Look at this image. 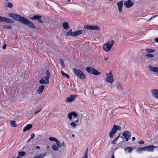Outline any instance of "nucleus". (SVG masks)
Instances as JSON below:
<instances>
[{
	"label": "nucleus",
	"mask_w": 158,
	"mask_h": 158,
	"mask_svg": "<svg viewBox=\"0 0 158 158\" xmlns=\"http://www.w3.org/2000/svg\"><path fill=\"white\" fill-rule=\"evenodd\" d=\"M121 128L119 126L114 125L113 126L111 131L109 134V136L110 138H113L117 130L120 131Z\"/></svg>",
	"instance_id": "1"
},
{
	"label": "nucleus",
	"mask_w": 158,
	"mask_h": 158,
	"mask_svg": "<svg viewBox=\"0 0 158 158\" xmlns=\"http://www.w3.org/2000/svg\"><path fill=\"white\" fill-rule=\"evenodd\" d=\"M114 43V41L112 40L111 41L108 42L104 44L103 46V50L106 52L109 51L111 49Z\"/></svg>",
	"instance_id": "2"
},
{
	"label": "nucleus",
	"mask_w": 158,
	"mask_h": 158,
	"mask_svg": "<svg viewBox=\"0 0 158 158\" xmlns=\"http://www.w3.org/2000/svg\"><path fill=\"white\" fill-rule=\"evenodd\" d=\"M74 74L81 79H84L85 78V74L80 70L74 68L73 69Z\"/></svg>",
	"instance_id": "3"
},
{
	"label": "nucleus",
	"mask_w": 158,
	"mask_h": 158,
	"mask_svg": "<svg viewBox=\"0 0 158 158\" xmlns=\"http://www.w3.org/2000/svg\"><path fill=\"white\" fill-rule=\"evenodd\" d=\"M8 15L14 20H28L19 15L14 13H9Z\"/></svg>",
	"instance_id": "4"
},
{
	"label": "nucleus",
	"mask_w": 158,
	"mask_h": 158,
	"mask_svg": "<svg viewBox=\"0 0 158 158\" xmlns=\"http://www.w3.org/2000/svg\"><path fill=\"white\" fill-rule=\"evenodd\" d=\"M86 70L88 73L91 74H94L96 75L101 74L100 72H98L97 70L91 67H87Z\"/></svg>",
	"instance_id": "5"
},
{
	"label": "nucleus",
	"mask_w": 158,
	"mask_h": 158,
	"mask_svg": "<svg viewBox=\"0 0 158 158\" xmlns=\"http://www.w3.org/2000/svg\"><path fill=\"white\" fill-rule=\"evenodd\" d=\"M21 23L28 26L29 27L35 28V27L33 23L29 20H18Z\"/></svg>",
	"instance_id": "6"
},
{
	"label": "nucleus",
	"mask_w": 158,
	"mask_h": 158,
	"mask_svg": "<svg viewBox=\"0 0 158 158\" xmlns=\"http://www.w3.org/2000/svg\"><path fill=\"white\" fill-rule=\"evenodd\" d=\"M84 27L85 29L89 30H99L100 29V27L97 26L90 25L89 24L84 25Z\"/></svg>",
	"instance_id": "7"
},
{
	"label": "nucleus",
	"mask_w": 158,
	"mask_h": 158,
	"mask_svg": "<svg viewBox=\"0 0 158 158\" xmlns=\"http://www.w3.org/2000/svg\"><path fill=\"white\" fill-rule=\"evenodd\" d=\"M122 135L124 137L123 139H125L126 141H128L129 139H131V134L129 131H124L122 134Z\"/></svg>",
	"instance_id": "8"
},
{
	"label": "nucleus",
	"mask_w": 158,
	"mask_h": 158,
	"mask_svg": "<svg viewBox=\"0 0 158 158\" xmlns=\"http://www.w3.org/2000/svg\"><path fill=\"white\" fill-rule=\"evenodd\" d=\"M76 95H71L69 98H67L66 99V101L68 102H70L73 101L77 98Z\"/></svg>",
	"instance_id": "9"
},
{
	"label": "nucleus",
	"mask_w": 158,
	"mask_h": 158,
	"mask_svg": "<svg viewBox=\"0 0 158 158\" xmlns=\"http://www.w3.org/2000/svg\"><path fill=\"white\" fill-rule=\"evenodd\" d=\"M124 4L127 8H129L133 5L134 3L131 2V0H128L124 2Z\"/></svg>",
	"instance_id": "10"
},
{
	"label": "nucleus",
	"mask_w": 158,
	"mask_h": 158,
	"mask_svg": "<svg viewBox=\"0 0 158 158\" xmlns=\"http://www.w3.org/2000/svg\"><path fill=\"white\" fill-rule=\"evenodd\" d=\"M72 116H73L74 117H76L78 116V114L75 112L72 111L69 113L68 116L70 120L72 119Z\"/></svg>",
	"instance_id": "11"
},
{
	"label": "nucleus",
	"mask_w": 158,
	"mask_h": 158,
	"mask_svg": "<svg viewBox=\"0 0 158 158\" xmlns=\"http://www.w3.org/2000/svg\"><path fill=\"white\" fill-rule=\"evenodd\" d=\"M49 78L45 77H44L42 79L40 80L39 81V83L40 84H47L48 83Z\"/></svg>",
	"instance_id": "12"
},
{
	"label": "nucleus",
	"mask_w": 158,
	"mask_h": 158,
	"mask_svg": "<svg viewBox=\"0 0 158 158\" xmlns=\"http://www.w3.org/2000/svg\"><path fill=\"white\" fill-rule=\"evenodd\" d=\"M83 31L81 30H79L75 31H73L72 34V36L77 37L83 34Z\"/></svg>",
	"instance_id": "13"
},
{
	"label": "nucleus",
	"mask_w": 158,
	"mask_h": 158,
	"mask_svg": "<svg viewBox=\"0 0 158 158\" xmlns=\"http://www.w3.org/2000/svg\"><path fill=\"white\" fill-rule=\"evenodd\" d=\"M151 92L154 97L158 99V90L156 89H153L151 90Z\"/></svg>",
	"instance_id": "14"
},
{
	"label": "nucleus",
	"mask_w": 158,
	"mask_h": 158,
	"mask_svg": "<svg viewBox=\"0 0 158 158\" xmlns=\"http://www.w3.org/2000/svg\"><path fill=\"white\" fill-rule=\"evenodd\" d=\"M119 12H120L122 11V8L123 5V0L117 3Z\"/></svg>",
	"instance_id": "15"
},
{
	"label": "nucleus",
	"mask_w": 158,
	"mask_h": 158,
	"mask_svg": "<svg viewBox=\"0 0 158 158\" xmlns=\"http://www.w3.org/2000/svg\"><path fill=\"white\" fill-rule=\"evenodd\" d=\"M156 147V146L153 145L146 146V150H147L148 151L153 152L154 150V148H155Z\"/></svg>",
	"instance_id": "16"
},
{
	"label": "nucleus",
	"mask_w": 158,
	"mask_h": 158,
	"mask_svg": "<svg viewBox=\"0 0 158 158\" xmlns=\"http://www.w3.org/2000/svg\"><path fill=\"white\" fill-rule=\"evenodd\" d=\"M150 70L153 72H156L158 73V67H154L152 66H149Z\"/></svg>",
	"instance_id": "17"
},
{
	"label": "nucleus",
	"mask_w": 158,
	"mask_h": 158,
	"mask_svg": "<svg viewBox=\"0 0 158 158\" xmlns=\"http://www.w3.org/2000/svg\"><path fill=\"white\" fill-rule=\"evenodd\" d=\"M45 86L44 85H42L37 90V92L38 94H41L44 89Z\"/></svg>",
	"instance_id": "18"
},
{
	"label": "nucleus",
	"mask_w": 158,
	"mask_h": 158,
	"mask_svg": "<svg viewBox=\"0 0 158 158\" xmlns=\"http://www.w3.org/2000/svg\"><path fill=\"white\" fill-rule=\"evenodd\" d=\"M32 127V126L31 124H29L27 125L26 126L24 127L23 129V131L25 132L27 130H30Z\"/></svg>",
	"instance_id": "19"
},
{
	"label": "nucleus",
	"mask_w": 158,
	"mask_h": 158,
	"mask_svg": "<svg viewBox=\"0 0 158 158\" xmlns=\"http://www.w3.org/2000/svg\"><path fill=\"white\" fill-rule=\"evenodd\" d=\"M41 16L40 15H35L32 17H31L30 19L32 20H41Z\"/></svg>",
	"instance_id": "20"
},
{
	"label": "nucleus",
	"mask_w": 158,
	"mask_h": 158,
	"mask_svg": "<svg viewBox=\"0 0 158 158\" xmlns=\"http://www.w3.org/2000/svg\"><path fill=\"white\" fill-rule=\"evenodd\" d=\"M106 80L107 82L112 83L114 81L113 77H106Z\"/></svg>",
	"instance_id": "21"
},
{
	"label": "nucleus",
	"mask_w": 158,
	"mask_h": 158,
	"mask_svg": "<svg viewBox=\"0 0 158 158\" xmlns=\"http://www.w3.org/2000/svg\"><path fill=\"white\" fill-rule=\"evenodd\" d=\"M116 87L117 89L118 90H122L123 89V86L122 85L119 83H117Z\"/></svg>",
	"instance_id": "22"
},
{
	"label": "nucleus",
	"mask_w": 158,
	"mask_h": 158,
	"mask_svg": "<svg viewBox=\"0 0 158 158\" xmlns=\"http://www.w3.org/2000/svg\"><path fill=\"white\" fill-rule=\"evenodd\" d=\"M63 28L65 29H68L69 28V27L68 25V22H64L63 24Z\"/></svg>",
	"instance_id": "23"
},
{
	"label": "nucleus",
	"mask_w": 158,
	"mask_h": 158,
	"mask_svg": "<svg viewBox=\"0 0 158 158\" xmlns=\"http://www.w3.org/2000/svg\"><path fill=\"white\" fill-rule=\"evenodd\" d=\"M133 150V149L131 147H127L124 149L125 151H127L129 153H131Z\"/></svg>",
	"instance_id": "24"
},
{
	"label": "nucleus",
	"mask_w": 158,
	"mask_h": 158,
	"mask_svg": "<svg viewBox=\"0 0 158 158\" xmlns=\"http://www.w3.org/2000/svg\"><path fill=\"white\" fill-rule=\"evenodd\" d=\"M145 50L147 51V52L149 53H151L155 51V49H152L150 48H147L145 49Z\"/></svg>",
	"instance_id": "25"
},
{
	"label": "nucleus",
	"mask_w": 158,
	"mask_h": 158,
	"mask_svg": "<svg viewBox=\"0 0 158 158\" xmlns=\"http://www.w3.org/2000/svg\"><path fill=\"white\" fill-rule=\"evenodd\" d=\"M146 146H145L144 147H142V148H139L138 149L137 151L138 152H140L142 151H146Z\"/></svg>",
	"instance_id": "26"
},
{
	"label": "nucleus",
	"mask_w": 158,
	"mask_h": 158,
	"mask_svg": "<svg viewBox=\"0 0 158 158\" xmlns=\"http://www.w3.org/2000/svg\"><path fill=\"white\" fill-rule=\"evenodd\" d=\"M46 154V153H44L41 154L39 156H38L33 157L32 158H43L45 156Z\"/></svg>",
	"instance_id": "27"
},
{
	"label": "nucleus",
	"mask_w": 158,
	"mask_h": 158,
	"mask_svg": "<svg viewBox=\"0 0 158 158\" xmlns=\"http://www.w3.org/2000/svg\"><path fill=\"white\" fill-rule=\"evenodd\" d=\"M61 73L64 77H66L68 78H69V76L67 74L64 73L63 71H61Z\"/></svg>",
	"instance_id": "28"
},
{
	"label": "nucleus",
	"mask_w": 158,
	"mask_h": 158,
	"mask_svg": "<svg viewBox=\"0 0 158 158\" xmlns=\"http://www.w3.org/2000/svg\"><path fill=\"white\" fill-rule=\"evenodd\" d=\"M52 148V149L54 151H58V147L55 144L53 145Z\"/></svg>",
	"instance_id": "29"
},
{
	"label": "nucleus",
	"mask_w": 158,
	"mask_h": 158,
	"mask_svg": "<svg viewBox=\"0 0 158 158\" xmlns=\"http://www.w3.org/2000/svg\"><path fill=\"white\" fill-rule=\"evenodd\" d=\"M10 124L11 126L13 127H15L17 126L16 125L15 121H10Z\"/></svg>",
	"instance_id": "30"
},
{
	"label": "nucleus",
	"mask_w": 158,
	"mask_h": 158,
	"mask_svg": "<svg viewBox=\"0 0 158 158\" xmlns=\"http://www.w3.org/2000/svg\"><path fill=\"white\" fill-rule=\"evenodd\" d=\"M6 6L7 7L12 8L13 6V5L12 3L10 2H8L6 3Z\"/></svg>",
	"instance_id": "31"
},
{
	"label": "nucleus",
	"mask_w": 158,
	"mask_h": 158,
	"mask_svg": "<svg viewBox=\"0 0 158 158\" xmlns=\"http://www.w3.org/2000/svg\"><path fill=\"white\" fill-rule=\"evenodd\" d=\"M120 135V134L119 135V136H118L117 137L115 138L112 141V142H111V143L113 144H115L116 143Z\"/></svg>",
	"instance_id": "32"
},
{
	"label": "nucleus",
	"mask_w": 158,
	"mask_h": 158,
	"mask_svg": "<svg viewBox=\"0 0 158 158\" xmlns=\"http://www.w3.org/2000/svg\"><path fill=\"white\" fill-rule=\"evenodd\" d=\"M106 75L107 76V77H113V75L112 74L111 71H110L108 73H106Z\"/></svg>",
	"instance_id": "33"
},
{
	"label": "nucleus",
	"mask_w": 158,
	"mask_h": 158,
	"mask_svg": "<svg viewBox=\"0 0 158 158\" xmlns=\"http://www.w3.org/2000/svg\"><path fill=\"white\" fill-rule=\"evenodd\" d=\"M70 125L73 128H75L76 127V124L74 122H72L70 123Z\"/></svg>",
	"instance_id": "34"
},
{
	"label": "nucleus",
	"mask_w": 158,
	"mask_h": 158,
	"mask_svg": "<svg viewBox=\"0 0 158 158\" xmlns=\"http://www.w3.org/2000/svg\"><path fill=\"white\" fill-rule=\"evenodd\" d=\"M3 28L4 29H12V27L10 26L4 25Z\"/></svg>",
	"instance_id": "35"
},
{
	"label": "nucleus",
	"mask_w": 158,
	"mask_h": 158,
	"mask_svg": "<svg viewBox=\"0 0 158 158\" xmlns=\"http://www.w3.org/2000/svg\"><path fill=\"white\" fill-rule=\"evenodd\" d=\"M56 144L57 145V146L59 147H61L62 144L58 140V139H57V141H56Z\"/></svg>",
	"instance_id": "36"
},
{
	"label": "nucleus",
	"mask_w": 158,
	"mask_h": 158,
	"mask_svg": "<svg viewBox=\"0 0 158 158\" xmlns=\"http://www.w3.org/2000/svg\"><path fill=\"white\" fill-rule=\"evenodd\" d=\"M72 29H70L67 33L66 35L67 36H69L70 35L72 36V34L73 33V32H72Z\"/></svg>",
	"instance_id": "37"
},
{
	"label": "nucleus",
	"mask_w": 158,
	"mask_h": 158,
	"mask_svg": "<svg viewBox=\"0 0 158 158\" xmlns=\"http://www.w3.org/2000/svg\"><path fill=\"white\" fill-rule=\"evenodd\" d=\"M146 57H148L153 58L154 57V56L153 54H151L150 53L147 54L145 55Z\"/></svg>",
	"instance_id": "38"
},
{
	"label": "nucleus",
	"mask_w": 158,
	"mask_h": 158,
	"mask_svg": "<svg viewBox=\"0 0 158 158\" xmlns=\"http://www.w3.org/2000/svg\"><path fill=\"white\" fill-rule=\"evenodd\" d=\"M49 140L50 141H55L56 142V141H57V139L53 137H51L49 138Z\"/></svg>",
	"instance_id": "39"
},
{
	"label": "nucleus",
	"mask_w": 158,
	"mask_h": 158,
	"mask_svg": "<svg viewBox=\"0 0 158 158\" xmlns=\"http://www.w3.org/2000/svg\"><path fill=\"white\" fill-rule=\"evenodd\" d=\"M26 154V153L23 152L21 151L20 152H19L18 154V155L20 156H25V154Z\"/></svg>",
	"instance_id": "40"
},
{
	"label": "nucleus",
	"mask_w": 158,
	"mask_h": 158,
	"mask_svg": "<svg viewBox=\"0 0 158 158\" xmlns=\"http://www.w3.org/2000/svg\"><path fill=\"white\" fill-rule=\"evenodd\" d=\"M0 21L8 23H14V20H0Z\"/></svg>",
	"instance_id": "41"
},
{
	"label": "nucleus",
	"mask_w": 158,
	"mask_h": 158,
	"mask_svg": "<svg viewBox=\"0 0 158 158\" xmlns=\"http://www.w3.org/2000/svg\"><path fill=\"white\" fill-rule=\"evenodd\" d=\"M50 76V74L49 71L48 70H47L46 72V76L45 77L49 78Z\"/></svg>",
	"instance_id": "42"
},
{
	"label": "nucleus",
	"mask_w": 158,
	"mask_h": 158,
	"mask_svg": "<svg viewBox=\"0 0 158 158\" xmlns=\"http://www.w3.org/2000/svg\"><path fill=\"white\" fill-rule=\"evenodd\" d=\"M87 151H88V148L87 149L85 152V154L84 156L82 157V158H87L88 156H87Z\"/></svg>",
	"instance_id": "43"
},
{
	"label": "nucleus",
	"mask_w": 158,
	"mask_h": 158,
	"mask_svg": "<svg viewBox=\"0 0 158 158\" xmlns=\"http://www.w3.org/2000/svg\"><path fill=\"white\" fill-rule=\"evenodd\" d=\"M60 63H61L63 67L64 68L65 67V66L64 64L63 60L62 59H60Z\"/></svg>",
	"instance_id": "44"
},
{
	"label": "nucleus",
	"mask_w": 158,
	"mask_h": 158,
	"mask_svg": "<svg viewBox=\"0 0 158 158\" xmlns=\"http://www.w3.org/2000/svg\"><path fill=\"white\" fill-rule=\"evenodd\" d=\"M0 20H11L8 18H7L5 17H2L0 16Z\"/></svg>",
	"instance_id": "45"
},
{
	"label": "nucleus",
	"mask_w": 158,
	"mask_h": 158,
	"mask_svg": "<svg viewBox=\"0 0 158 158\" xmlns=\"http://www.w3.org/2000/svg\"><path fill=\"white\" fill-rule=\"evenodd\" d=\"M35 136V135L34 133H32L31 134V137H30V139H32L34 138Z\"/></svg>",
	"instance_id": "46"
},
{
	"label": "nucleus",
	"mask_w": 158,
	"mask_h": 158,
	"mask_svg": "<svg viewBox=\"0 0 158 158\" xmlns=\"http://www.w3.org/2000/svg\"><path fill=\"white\" fill-rule=\"evenodd\" d=\"M6 44H4L2 47V48L3 49H5L6 48Z\"/></svg>",
	"instance_id": "47"
},
{
	"label": "nucleus",
	"mask_w": 158,
	"mask_h": 158,
	"mask_svg": "<svg viewBox=\"0 0 158 158\" xmlns=\"http://www.w3.org/2000/svg\"><path fill=\"white\" fill-rule=\"evenodd\" d=\"M139 144H143L144 143V141L143 140L140 141L139 142Z\"/></svg>",
	"instance_id": "48"
},
{
	"label": "nucleus",
	"mask_w": 158,
	"mask_h": 158,
	"mask_svg": "<svg viewBox=\"0 0 158 158\" xmlns=\"http://www.w3.org/2000/svg\"><path fill=\"white\" fill-rule=\"evenodd\" d=\"M41 110V109H40V110H38V111H35L34 112V114H36L37 113L40 112V110Z\"/></svg>",
	"instance_id": "49"
},
{
	"label": "nucleus",
	"mask_w": 158,
	"mask_h": 158,
	"mask_svg": "<svg viewBox=\"0 0 158 158\" xmlns=\"http://www.w3.org/2000/svg\"><path fill=\"white\" fill-rule=\"evenodd\" d=\"M155 40L156 42L158 43V37L156 38Z\"/></svg>",
	"instance_id": "50"
},
{
	"label": "nucleus",
	"mask_w": 158,
	"mask_h": 158,
	"mask_svg": "<svg viewBox=\"0 0 158 158\" xmlns=\"http://www.w3.org/2000/svg\"><path fill=\"white\" fill-rule=\"evenodd\" d=\"M78 121H79V119H78V118H77V120H75V121H74V122H75V123H78Z\"/></svg>",
	"instance_id": "51"
},
{
	"label": "nucleus",
	"mask_w": 158,
	"mask_h": 158,
	"mask_svg": "<svg viewBox=\"0 0 158 158\" xmlns=\"http://www.w3.org/2000/svg\"><path fill=\"white\" fill-rule=\"evenodd\" d=\"M38 22L40 23H43L42 20H38Z\"/></svg>",
	"instance_id": "52"
},
{
	"label": "nucleus",
	"mask_w": 158,
	"mask_h": 158,
	"mask_svg": "<svg viewBox=\"0 0 158 158\" xmlns=\"http://www.w3.org/2000/svg\"><path fill=\"white\" fill-rule=\"evenodd\" d=\"M135 138L134 137H132V141H134V140H135Z\"/></svg>",
	"instance_id": "53"
},
{
	"label": "nucleus",
	"mask_w": 158,
	"mask_h": 158,
	"mask_svg": "<svg viewBox=\"0 0 158 158\" xmlns=\"http://www.w3.org/2000/svg\"><path fill=\"white\" fill-rule=\"evenodd\" d=\"M36 148L37 149H40V147L39 146H37L36 147Z\"/></svg>",
	"instance_id": "54"
},
{
	"label": "nucleus",
	"mask_w": 158,
	"mask_h": 158,
	"mask_svg": "<svg viewBox=\"0 0 158 158\" xmlns=\"http://www.w3.org/2000/svg\"><path fill=\"white\" fill-rule=\"evenodd\" d=\"M108 57H106V58H105L104 59L105 60H108Z\"/></svg>",
	"instance_id": "55"
},
{
	"label": "nucleus",
	"mask_w": 158,
	"mask_h": 158,
	"mask_svg": "<svg viewBox=\"0 0 158 158\" xmlns=\"http://www.w3.org/2000/svg\"><path fill=\"white\" fill-rule=\"evenodd\" d=\"M64 146L65 143H64L63 142L61 144Z\"/></svg>",
	"instance_id": "56"
},
{
	"label": "nucleus",
	"mask_w": 158,
	"mask_h": 158,
	"mask_svg": "<svg viewBox=\"0 0 158 158\" xmlns=\"http://www.w3.org/2000/svg\"><path fill=\"white\" fill-rule=\"evenodd\" d=\"M111 158H114V155H113L112 156Z\"/></svg>",
	"instance_id": "57"
},
{
	"label": "nucleus",
	"mask_w": 158,
	"mask_h": 158,
	"mask_svg": "<svg viewBox=\"0 0 158 158\" xmlns=\"http://www.w3.org/2000/svg\"><path fill=\"white\" fill-rule=\"evenodd\" d=\"M72 136L73 137H74V136H75L74 135H73V134H72Z\"/></svg>",
	"instance_id": "58"
},
{
	"label": "nucleus",
	"mask_w": 158,
	"mask_h": 158,
	"mask_svg": "<svg viewBox=\"0 0 158 158\" xmlns=\"http://www.w3.org/2000/svg\"><path fill=\"white\" fill-rule=\"evenodd\" d=\"M17 158H21V157L20 156H18Z\"/></svg>",
	"instance_id": "59"
},
{
	"label": "nucleus",
	"mask_w": 158,
	"mask_h": 158,
	"mask_svg": "<svg viewBox=\"0 0 158 158\" xmlns=\"http://www.w3.org/2000/svg\"><path fill=\"white\" fill-rule=\"evenodd\" d=\"M47 148H50V147H49V146H47Z\"/></svg>",
	"instance_id": "60"
},
{
	"label": "nucleus",
	"mask_w": 158,
	"mask_h": 158,
	"mask_svg": "<svg viewBox=\"0 0 158 158\" xmlns=\"http://www.w3.org/2000/svg\"><path fill=\"white\" fill-rule=\"evenodd\" d=\"M31 139H30V138L27 141V142H29L30 141V140H31Z\"/></svg>",
	"instance_id": "61"
},
{
	"label": "nucleus",
	"mask_w": 158,
	"mask_h": 158,
	"mask_svg": "<svg viewBox=\"0 0 158 158\" xmlns=\"http://www.w3.org/2000/svg\"><path fill=\"white\" fill-rule=\"evenodd\" d=\"M152 18L151 17L149 19V20H151L152 19Z\"/></svg>",
	"instance_id": "62"
},
{
	"label": "nucleus",
	"mask_w": 158,
	"mask_h": 158,
	"mask_svg": "<svg viewBox=\"0 0 158 158\" xmlns=\"http://www.w3.org/2000/svg\"><path fill=\"white\" fill-rule=\"evenodd\" d=\"M12 158H16V157L15 156H13Z\"/></svg>",
	"instance_id": "63"
},
{
	"label": "nucleus",
	"mask_w": 158,
	"mask_h": 158,
	"mask_svg": "<svg viewBox=\"0 0 158 158\" xmlns=\"http://www.w3.org/2000/svg\"><path fill=\"white\" fill-rule=\"evenodd\" d=\"M156 148H158V146H156Z\"/></svg>",
	"instance_id": "64"
}]
</instances>
